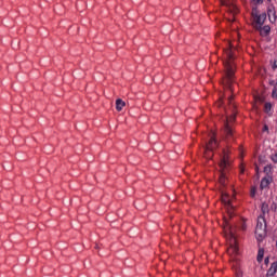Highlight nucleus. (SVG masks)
Wrapping results in <instances>:
<instances>
[{"instance_id": "nucleus-30", "label": "nucleus", "mask_w": 277, "mask_h": 277, "mask_svg": "<svg viewBox=\"0 0 277 277\" xmlns=\"http://www.w3.org/2000/svg\"><path fill=\"white\" fill-rule=\"evenodd\" d=\"M222 5H228V2L226 0H221Z\"/></svg>"}, {"instance_id": "nucleus-13", "label": "nucleus", "mask_w": 277, "mask_h": 277, "mask_svg": "<svg viewBox=\"0 0 277 277\" xmlns=\"http://www.w3.org/2000/svg\"><path fill=\"white\" fill-rule=\"evenodd\" d=\"M274 180L269 179V177H263L261 183H260V189H265L267 187H269V184L273 182Z\"/></svg>"}, {"instance_id": "nucleus-17", "label": "nucleus", "mask_w": 277, "mask_h": 277, "mask_svg": "<svg viewBox=\"0 0 277 277\" xmlns=\"http://www.w3.org/2000/svg\"><path fill=\"white\" fill-rule=\"evenodd\" d=\"M263 256H265V249L261 248L258 251V258H256L258 263H263Z\"/></svg>"}, {"instance_id": "nucleus-35", "label": "nucleus", "mask_w": 277, "mask_h": 277, "mask_svg": "<svg viewBox=\"0 0 277 277\" xmlns=\"http://www.w3.org/2000/svg\"><path fill=\"white\" fill-rule=\"evenodd\" d=\"M232 101H233V97H229V98H228V102L230 103Z\"/></svg>"}, {"instance_id": "nucleus-25", "label": "nucleus", "mask_w": 277, "mask_h": 277, "mask_svg": "<svg viewBox=\"0 0 277 277\" xmlns=\"http://www.w3.org/2000/svg\"><path fill=\"white\" fill-rule=\"evenodd\" d=\"M269 85H274V88H276V85H277L276 80H269Z\"/></svg>"}, {"instance_id": "nucleus-11", "label": "nucleus", "mask_w": 277, "mask_h": 277, "mask_svg": "<svg viewBox=\"0 0 277 277\" xmlns=\"http://www.w3.org/2000/svg\"><path fill=\"white\" fill-rule=\"evenodd\" d=\"M256 31H260L261 36H269V31H272V27L269 25L261 26V28H255Z\"/></svg>"}, {"instance_id": "nucleus-2", "label": "nucleus", "mask_w": 277, "mask_h": 277, "mask_svg": "<svg viewBox=\"0 0 277 277\" xmlns=\"http://www.w3.org/2000/svg\"><path fill=\"white\" fill-rule=\"evenodd\" d=\"M226 224H227L226 227H224L225 237L229 241V248L227 249V253L228 254H238L239 247H237V238L235 237L237 227H233V225H228V222H226Z\"/></svg>"}, {"instance_id": "nucleus-10", "label": "nucleus", "mask_w": 277, "mask_h": 277, "mask_svg": "<svg viewBox=\"0 0 277 277\" xmlns=\"http://www.w3.org/2000/svg\"><path fill=\"white\" fill-rule=\"evenodd\" d=\"M276 273H277V261H275L271 264V267L268 268V271L266 273V277H274V276H276Z\"/></svg>"}, {"instance_id": "nucleus-9", "label": "nucleus", "mask_w": 277, "mask_h": 277, "mask_svg": "<svg viewBox=\"0 0 277 277\" xmlns=\"http://www.w3.org/2000/svg\"><path fill=\"white\" fill-rule=\"evenodd\" d=\"M255 228L267 230V222L265 221V216L260 215L258 217V224Z\"/></svg>"}, {"instance_id": "nucleus-15", "label": "nucleus", "mask_w": 277, "mask_h": 277, "mask_svg": "<svg viewBox=\"0 0 277 277\" xmlns=\"http://www.w3.org/2000/svg\"><path fill=\"white\" fill-rule=\"evenodd\" d=\"M123 107H127V102L122 101V98L116 100V109L120 111Z\"/></svg>"}, {"instance_id": "nucleus-27", "label": "nucleus", "mask_w": 277, "mask_h": 277, "mask_svg": "<svg viewBox=\"0 0 277 277\" xmlns=\"http://www.w3.org/2000/svg\"><path fill=\"white\" fill-rule=\"evenodd\" d=\"M264 264H265V265H269V256H266V258H265Z\"/></svg>"}, {"instance_id": "nucleus-8", "label": "nucleus", "mask_w": 277, "mask_h": 277, "mask_svg": "<svg viewBox=\"0 0 277 277\" xmlns=\"http://www.w3.org/2000/svg\"><path fill=\"white\" fill-rule=\"evenodd\" d=\"M267 16L271 23H276V8L274 6V4L268 5Z\"/></svg>"}, {"instance_id": "nucleus-19", "label": "nucleus", "mask_w": 277, "mask_h": 277, "mask_svg": "<svg viewBox=\"0 0 277 277\" xmlns=\"http://www.w3.org/2000/svg\"><path fill=\"white\" fill-rule=\"evenodd\" d=\"M264 111H265V114H269V111H272V103H269V102L265 103Z\"/></svg>"}, {"instance_id": "nucleus-31", "label": "nucleus", "mask_w": 277, "mask_h": 277, "mask_svg": "<svg viewBox=\"0 0 277 277\" xmlns=\"http://www.w3.org/2000/svg\"><path fill=\"white\" fill-rule=\"evenodd\" d=\"M241 230H246V222H242V224H241Z\"/></svg>"}, {"instance_id": "nucleus-32", "label": "nucleus", "mask_w": 277, "mask_h": 277, "mask_svg": "<svg viewBox=\"0 0 277 277\" xmlns=\"http://www.w3.org/2000/svg\"><path fill=\"white\" fill-rule=\"evenodd\" d=\"M258 101H259L260 103H264V102H265V100H264L263 97H259Z\"/></svg>"}, {"instance_id": "nucleus-29", "label": "nucleus", "mask_w": 277, "mask_h": 277, "mask_svg": "<svg viewBox=\"0 0 277 277\" xmlns=\"http://www.w3.org/2000/svg\"><path fill=\"white\" fill-rule=\"evenodd\" d=\"M256 5H261L263 3L264 0H254Z\"/></svg>"}, {"instance_id": "nucleus-12", "label": "nucleus", "mask_w": 277, "mask_h": 277, "mask_svg": "<svg viewBox=\"0 0 277 277\" xmlns=\"http://www.w3.org/2000/svg\"><path fill=\"white\" fill-rule=\"evenodd\" d=\"M226 170H228V169H221L220 170L219 181L223 185V187H226Z\"/></svg>"}, {"instance_id": "nucleus-22", "label": "nucleus", "mask_w": 277, "mask_h": 277, "mask_svg": "<svg viewBox=\"0 0 277 277\" xmlns=\"http://www.w3.org/2000/svg\"><path fill=\"white\" fill-rule=\"evenodd\" d=\"M272 97L277 98V88L276 87H274V89H273Z\"/></svg>"}, {"instance_id": "nucleus-23", "label": "nucleus", "mask_w": 277, "mask_h": 277, "mask_svg": "<svg viewBox=\"0 0 277 277\" xmlns=\"http://www.w3.org/2000/svg\"><path fill=\"white\" fill-rule=\"evenodd\" d=\"M224 104V100H222V97L216 102V107H222V105Z\"/></svg>"}, {"instance_id": "nucleus-34", "label": "nucleus", "mask_w": 277, "mask_h": 277, "mask_svg": "<svg viewBox=\"0 0 277 277\" xmlns=\"http://www.w3.org/2000/svg\"><path fill=\"white\" fill-rule=\"evenodd\" d=\"M98 248H100V247H98V245L96 243V245H95V250H98Z\"/></svg>"}, {"instance_id": "nucleus-21", "label": "nucleus", "mask_w": 277, "mask_h": 277, "mask_svg": "<svg viewBox=\"0 0 277 277\" xmlns=\"http://www.w3.org/2000/svg\"><path fill=\"white\" fill-rule=\"evenodd\" d=\"M250 196L251 198H254L256 196V186L251 187Z\"/></svg>"}, {"instance_id": "nucleus-18", "label": "nucleus", "mask_w": 277, "mask_h": 277, "mask_svg": "<svg viewBox=\"0 0 277 277\" xmlns=\"http://www.w3.org/2000/svg\"><path fill=\"white\" fill-rule=\"evenodd\" d=\"M261 211H262V216L265 217V214L269 213V205H267V202H263Z\"/></svg>"}, {"instance_id": "nucleus-28", "label": "nucleus", "mask_w": 277, "mask_h": 277, "mask_svg": "<svg viewBox=\"0 0 277 277\" xmlns=\"http://www.w3.org/2000/svg\"><path fill=\"white\" fill-rule=\"evenodd\" d=\"M272 68H273V70H276V68H277V61H274V64H273Z\"/></svg>"}, {"instance_id": "nucleus-16", "label": "nucleus", "mask_w": 277, "mask_h": 277, "mask_svg": "<svg viewBox=\"0 0 277 277\" xmlns=\"http://www.w3.org/2000/svg\"><path fill=\"white\" fill-rule=\"evenodd\" d=\"M264 173L266 174L267 179L274 181V179L272 177V164H267L266 167H264Z\"/></svg>"}, {"instance_id": "nucleus-37", "label": "nucleus", "mask_w": 277, "mask_h": 277, "mask_svg": "<svg viewBox=\"0 0 277 277\" xmlns=\"http://www.w3.org/2000/svg\"><path fill=\"white\" fill-rule=\"evenodd\" d=\"M241 174H243V170H241Z\"/></svg>"}, {"instance_id": "nucleus-20", "label": "nucleus", "mask_w": 277, "mask_h": 277, "mask_svg": "<svg viewBox=\"0 0 277 277\" xmlns=\"http://www.w3.org/2000/svg\"><path fill=\"white\" fill-rule=\"evenodd\" d=\"M261 14H259V9L255 6L252 9V12H251V16L252 18H256L258 16H260Z\"/></svg>"}, {"instance_id": "nucleus-1", "label": "nucleus", "mask_w": 277, "mask_h": 277, "mask_svg": "<svg viewBox=\"0 0 277 277\" xmlns=\"http://www.w3.org/2000/svg\"><path fill=\"white\" fill-rule=\"evenodd\" d=\"M224 53H226L227 60L223 62L225 69L223 71L221 83L223 87L227 88V90L233 92V83H235V64H233L230 60H233L234 54L230 49H224Z\"/></svg>"}, {"instance_id": "nucleus-33", "label": "nucleus", "mask_w": 277, "mask_h": 277, "mask_svg": "<svg viewBox=\"0 0 277 277\" xmlns=\"http://www.w3.org/2000/svg\"><path fill=\"white\" fill-rule=\"evenodd\" d=\"M255 172L256 174H259V167H255Z\"/></svg>"}, {"instance_id": "nucleus-6", "label": "nucleus", "mask_w": 277, "mask_h": 277, "mask_svg": "<svg viewBox=\"0 0 277 277\" xmlns=\"http://www.w3.org/2000/svg\"><path fill=\"white\" fill-rule=\"evenodd\" d=\"M230 168V160H228V154H226V149H223V157L220 162L221 170H228Z\"/></svg>"}, {"instance_id": "nucleus-7", "label": "nucleus", "mask_w": 277, "mask_h": 277, "mask_svg": "<svg viewBox=\"0 0 277 277\" xmlns=\"http://www.w3.org/2000/svg\"><path fill=\"white\" fill-rule=\"evenodd\" d=\"M222 202L225 203V207H227V213L229 217H233V210L235 207L230 203V199H228V194H223L222 195Z\"/></svg>"}, {"instance_id": "nucleus-36", "label": "nucleus", "mask_w": 277, "mask_h": 277, "mask_svg": "<svg viewBox=\"0 0 277 277\" xmlns=\"http://www.w3.org/2000/svg\"><path fill=\"white\" fill-rule=\"evenodd\" d=\"M268 3H272V0H267Z\"/></svg>"}, {"instance_id": "nucleus-38", "label": "nucleus", "mask_w": 277, "mask_h": 277, "mask_svg": "<svg viewBox=\"0 0 277 277\" xmlns=\"http://www.w3.org/2000/svg\"><path fill=\"white\" fill-rule=\"evenodd\" d=\"M256 176H258V179H259V173H256Z\"/></svg>"}, {"instance_id": "nucleus-14", "label": "nucleus", "mask_w": 277, "mask_h": 277, "mask_svg": "<svg viewBox=\"0 0 277 277\" xmlns=\"http://www.w3.org/2000/svg\"><path fill=\"white\" fill-rule=\"evenodd\" d=\"M255 235L258 239H265V237L267 236V229H261L255 227Z\"/></svg>"}, {"instance_id": "nucleus-26", "label": "nucleus", "mask_w": 277, "mask_h": 277, "mask_svg": "<svg viewBox=\"0 0 277 277\" xmlns=\"http://www.w3.org/2000/svg\"><path fill=\"white\" fill-rule=\"evenodd\" d=\"M271 208L273 209V211H276V209H277L276 202H273L272 206H271Z\"/></svg>"}, {"instance_id": "nucleus-3", "label": "nucleus", "mask_w": 277, "mask_h": 277, "mask_svg": "<svg viewBox=\"0 0 277 277\" xmlns=\"http://www.w3.org/2000/svg\"><path fill=\"white\" fill-rule=\"evenodd\" d=\"M220 143L217 142V140H215V137H211L210 141L207 143V145L205 146V153H203V157H206L207 159L211 160L213 159V150H215V148H219Z\"/></svg>"}, {"instance_id": "nucleus-5", "label": "nucleus", "mask_w": 277, "mask_h": 277, "mask_svg": "<svg viewBox=\"0 0 277 277\" xmlns=\"http://www.w3.org/2000/svg\"><path fill=\"white\" fill-rule=\"evenodd\" d=\"M265 21H267V13H262L256 17H253L254 29H261V27L265 25Z\"/></svg>"}, {"instance_id": "nucleus-4", "label": "nucleus", "mask_w": 277, "mask_h": 277, "mask_svg": "<svg viewBox=\"0 0 277 277\" xmlns=\"http://www.w3.org/2000/svg\"><path fill=\"white\" fill-rule=\"evenodd\" d=\"M237 115L233 114L230 117H227L224 123L225 133L227 137H233V128L230 127V122H235Z\"/></svg>"}, {"instance_id": "nucleus-24", "label": "nucleus", "mask_w": 277, "mask_h": 277, "mask_svg": "<svg viewBox=\"0 0 277 277\" xmlns=\"http://www.w3.org/2000/svg\"><path fill=\"white\" fill-rule=\"evenodd\" d=\"M263 132L269 133V127L267 124H264Z\"/></svg>"}]
</instances>
